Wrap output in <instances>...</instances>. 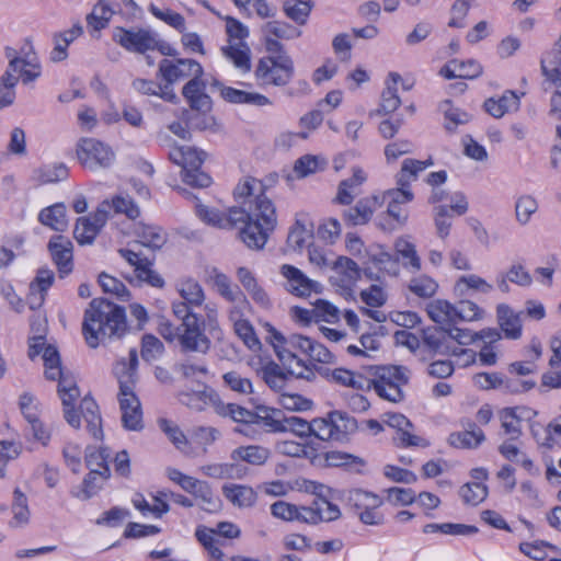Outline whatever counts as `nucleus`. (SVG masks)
I'll use <instances>...</instances> for the list:
<instances>
[{"mask_svg": "<svg viewBox=\"0 0 561 561\" xmlns=\"http://www.w3.org/2000/svg\"><path fill=\"white\" fill-rule=\"evenodd\" d=\"M236 201L244 198V226L239 231L240 240L251 250H261L268 234L277 224L276 209L272 201L263 194V184L254 178H245L233 190Z\"/></svg>", "mask_w": 561, "mask_h": 561, "instance_id": "nucleus-1", "label": "nucleus"}, {"mask_svg": "<svg viewBox=\"0 0 561 561\" xmlns=\"http://www.w3.org/2000/svg\"><path fill=\"white\" fill-rule=\"evenodd\" d=\"M263 328L267 333L265 340L273 346L276 356L286 369H288L290 376L308 381L314 379L316 371L321 376H329L330 370L328 368L318 367L316 364H307L296 354V352L299 351L308 355L313 341L312 339L301 334H289L286 336L268 322H265Z\"/></svg>", "mask_w": 561, "mask_h": 561, "instance_id": "nucleus-2", "label": "nucleus"}, {"mask_svg": "<svg viewBox=\"0 0 561 561\" xmlns=\"http://www.w3.org/2000/svg\"><path fill=\"white\" fill-rule=\"evenodd\" d=\"M284 432L305 438L313 435L323 442L345 443L357 431V421L346 412L331 411L308 422L299 416H284Z\"/></svg>", "mask_w": 561, "mask_h": 561, "instance_id": "nucleus-3", "label": "nucleus"}, {"mask_svg": "<svg viewBox=\"0 0 561 561\" xmlns=\"http://www.w3.org/2000/svg\"><path fill=\"white\" fill-rule=\"evenodd\" d=\"M126 330L125 309L106 299L94 298L84 311L82 334L92 348L105 337H121Z\"/></svg>", "mask_w": 561, "mask_h": 561, "instance_id": "nucleus-4", "label": "nucleus"}, {"mask_svg": "<svg viewBox=\"0 0 561 561\" xmlns=\"http://www.w3.org/2000/svg\"><path fill=\"white\" fill-rule=\"evenodd\" d=\"M317 496L310 505H295L285 501H277L271 505V514L285 522H301L310 525L329 523L340 518L339 506L330 502L322 494L314 492Z\"/></svg>", "mask_w": 561, "mask_h": 561, "instance_id": "nucleus-5", "label": "nucleus"}, {"mask_svg": "<svg viewBox=\"0 0 561 561\" xmlns=\"http://www.w3.org/2000/svg\"><path fill=\"white\" fill-rule=\"evenodd\" d=\"M161 145L168 148L169 159L182 167L181 176L184 183L194 187H208L211 184V178L201 170L206 153L203 150L188 146H178L174 140L168 136H160Z\"/></svg>", "mask_w": 561, "mask_h": 561, "instance_id": "nucleus-6", "label": "nucleus"}, {"mask_svg": "<svg viewBox=\"0 0 561 561\" xmlns=\"http://www.w3.org/2000/svg\"><path fill=\"white\" fill-rule=\"evenodd\" d=\"M173 314L181 320L180 345L185 351L206 354L210 348V340L204 331L203 317L187 310L184 305H172Z\"/></svg>", "mask_w": 561, "mask_h": 561, "instance_id": "nucleus-7", "label": "nucleus"}, {"mask_svg": "<svg viewBox=\"0 0 561 561\" xmlns=\"http://www.w3.org/2000/svg\"><path fill=\"white\" fill-rule=\"evenodd\" d=\"M294 75V61L287 54L262 57L254 70V76L261 87H285Z\"/></svg>", "mask_w": 561, "mask_h": 561, "instance_id": "nucleus-8", "label": "nucleus"}, {"mask_svg": "<svg viewBox=\"0 0 561 561\" xmlns=\"http://www.w3.org/2000/svg\"><path fill=\"white\" fill-rule=\"evenodd\" d=\"M409 370L403 366H382L377 368L368 387L371 386L381 399L398 403L404 399L402 387L409 382Z\"/></svg>", "mask_w": 561, "mask_h": 561, "instance_id": "nucleus-9", "label": "nucleus"}, {"mask_svg": "<svg viewBox=\"0 0 561 561\" xmlns=\"http://www.w3.org/2000/svg\"><path fill=\"white\" fill-rule=\"evenodd\" d=\"M77 156L80 163L91 170L108 168L115 158L108 146L94 138L81 139L78 144Z\"/></svg>", "mask_w": 561, "mask_h": 561, "instance_id": "nucleus-10", "label": "nucleus"}, {"mask_svg": "<svg viewBox=\"0 0 561 561\" xmlns=\"http://www.w3.org/2000/svg\"><path fill=\"white\" fill-rule=\"evenodd\" d=\"M113 41L128 51L145 54L154 50L156 33L148 28L117 26L113 31Z\"/></svg>", "mask_w": 561, "mask_h": 561, "instance_id": "nucleus-11", "label": "nucleus"}, {"mask_svg": "<svg viewBox=\"0 0 561 561\" xmlns=\"http://www.w3.org/2000/svg\"><path fill=\"white\" fill-rule=\"evenodd\" d=\"M348 501L357 510V516L363 524H383V515L377 511L383 503L379 495L364 490H354Z\"/></svg>", "mask_w": 561, "mask_h": 561, "instance_id": "nucleus-12", "label": "nucleus"}, {"mask_svg": "<svg viewBox=\"0 0 561 561\" xmlns=\"http://www.w3.org/2000/svg\"><path fill=\"white\" fill-rule=\"evenodd\" d=\"M204 73L202 65L194 59L180 58L175 60L162 59L157 76L168 84L193 77L199 78Z\"/></svg>", "mask_w": 561, "mask_h": 561, "instance_id": "nucleus-13", "label": "nucleus"}, {"mask_svg": "<svg viewBox=\"0 0 561 561\" xmlns=\"http://www.w3.org/2000/svg\"><path fill=\"white\" fill-rule=\"evenodd\" d=\"M240 206H233L228 209V213H222L219 209L210 208L204 205H198L196 208L197 216L207 225L219 229H232L239 221H242L244 215V198L237 201Z\"/></svg>", "mask_w": 561, "mask_h": 561, "instance_id": "nucleus-14", "label": "nucleus"}, {"mask_svg": "<svg viewBox=\"0 0 561 561\" xmlns=\"http://www.w3.org/2000/svg\"><path fill=\"white\" fill-rule=\"evenodd\" d=\"M58 394L64 407V416L69 425L75 428L80 426V415L75 409L76 401L80 397V390L72 375L61 370L58 376Z\"/></svg>", "mask_w": 561, "mask_h": 561, "instance_id": "nucleus-15", "label": "nucleus"}, {"mask_svg": "<svg viewBox=\"0 0 561 561\" xmlns=\"http://www.w3.org/2000/svg\"><path fill=\"white\" fill-rule=\"evenodd\" d=\"M47 248L57 267L59 277L68 276L73 270L72 242L65 236L56 234L50 238Z\"/></svg>", "mask_w": 561, "mask_h": 561, "instance_id": "nucleus-16", "label": "nucleus"}, {"mask_svg": "<svg viewBox=\"0 0 561 561\" xmlns=\"http://www.w3.org/2000/svg\"><path fill=\"white\" fill-rule=\"evenodd\" d=\"M451 335L448 329L442 327H430L423 330V342L433 352L443 355H460L472 353L465 348L451 345Z\"/></svg>", "mask_w": 561, "mask_h": 561, "instance_id": "nucleus-17", "label": "nucleus"}, {"mask_svg": "<svg viewBox=\"0 0 561 561\" xmlns=\"http://www.w3.org/2000/svg\"><path fill=\"white\" fill-rule=\"evenodd\" d=\"M523 311H515L506 304H500L496 307V321L499 332L507 340H519L523 335Z\"/></svg>", "mask_w": 561, "mask_h": 561, "instance_id": "nucleus-18", "label": "nucleus"}, {"mask_svg": "<svg viewBox=\"0 0 561 561\" xmlns=\"http://www.w3.org/2000/svg\"><path fill=\"white\" fill-rule=\"evenodd\" d=\"M280 274L287 280V290L296 296H309L311 293H320L322 288L320 283L308 278L299 268L293 265H282Z\"/></svg>", "mask_w": 561, "mask_h": 561, "instance_id": "nucleus-19", "label": "nucleus"}, {"mask_svg": "<svg viewBox=\"0 0 561 561\" xmlns=\"http://www.w3.org/2000/svg\"><path fill=\"white\" fill-rule=\"evenodd\" d=\"M137 366L138 354L135 348H131L129 351L128 360L123 358L118 360L114 366L113 373L117 378L119 385L118 394H123L124 392H134L137 376Z\"/></svg>", "mask_w": 561, "mask_h": 561, "instance_id": "nucleus-20", "label": "nucleus"}, {"mask_svg": "<svg viewBox=\"0 0 561 561\" xmlns=\"http://www.w3.org/2000/svg\"><path fill=\"white\" fill-rule=\"evenodd\" d=\"M205 89L206 84L202 77L192 78L182 89V94L190 107L203 114L210 112L213 106L211 99L205 92Z\"/></svg>", "mask_w": 561, "mask_h": 561, "instance_id": "nucleus-21", "label": "nucleus"}, {"mask_svg": "<svg viewBox=\"0 0 561 561\" xmlns=\"http://www.w3.org/2000/svg\"><path fill=\"white\" fill-rule=\"evenodd\" d=\"M118 401L122 410V422L124 427L129 431L141 430V404L135 392H124L123 394H118Z\"/></svg>", "mask_w": 561, "mask_h": 561, "instance_id": "nucleus-22", "label": "nucleus"}, {"mask_svg": "<svg viewBox=\"0 0 561 561\" xmlns=\"http://www.w3.org/2000/svg\"><path fill=\"white\" fill-rule=\"evenodd\" d=\"M481 342L478 358L482 366H494L497 363L499 343L502 340L501 332L495 328H485L477 332Z\"/></svg>", "mask_w": 561, "mask_h": 561, "instance_id": "nucleus-23", "label": "nucleus"}, {"mask_svg": "<svg viewBox=\"0 0 561 561\" xmlns=\"http://www.w3.org/2000/svg\"><path fill=\"white\" fill-rule=\"evenodd\" d=\"M383 422L388 426L397 430L394 440H398L400 446L410 447L421 445L422 438L411 434L410 431L413 427V424L405 415L401 413H385Z\"/></svg>", "mask_w": 561, "mask_h": 561, "instance_id": "nucleus-24", "label": "nucleus"}, {"mask_svg": "<svg viewBox=\"0 0 561 561\" xmlns=\"http://www.w3.org/2000/svg\"><path fill=\"white\" fill-rule=\"evenodd\" d=\"M513 90H506L500 98H489L484 101L483 107L494 118H501L506 113L517 112L520 107V96Z\"/></svg>", "mask_w": 561, "mask_h": 561, "instance_id": "nucleus-25", "label": "nucleus"}, {"mask_svg": "<svg viewBox=\"0 0 561 561\" xmlns=\"http://www.w3.org/2000/svg\"><path fill=\"white\" fill-rule=\"evenodd\" d=\"M214 85L220 88L221 98L229 103L249 104L257 107L272 105V101L264 94L225 87L218 81H215Z\"/></svg>", "mask_w": 561, "mask_h": 561, "instance_id": "nucleus-26", "label": "nucleus"}, {"mask_svg": "<svg viewBox=\"0 0 561 561\" xmlns=\"http://www.w3.org/2000/svg\"><path fill=\"white\" fill-rule=\"evenodd\" d=\"M379 199V195L359 199L354 207L343 213L344 220L352 226L367 224L371 219L375 210L380 207Z\"/></svg>", "mask_w": 561, "mask_h": 561, "instance_id": "nucleus-27", "label": "nucleus"}, {"mask_svg": "<svg viewBox=\"0 0 561 561\" xmlns=\"http://www.w3.org/2000/svg\"><path fill=\"white\" fill-rule=\"evenodd\" d=\"M222 494L233 506L239 508L252 507L257 501L254 489L245 484H225Z\"/></svg>", "mask_w": 561, "mask_h": 561, "instance_id": "nucleus-28", "label": "nucleus"}, {"mask_svg": "<svg viewBox=\"0 0 561 561\" xmlns=\"http://www.w3.org/2000/svg\"><path fill=\"white\" fill-rule=\"evenodd\" d=\"M484 439L483 431L476 423H469L465 431L451 433L448 437L451 446L466 449L477 448Z\"/></svg>", "mask_w": 561, "mask_h": 561, "instance_id": "nucleus-29", "label": "nucleus"}, {"mask_svg": "<svg viewBox=\"0 0 561 561\" xmlns=\"http://www.w3.org/2000/svg\"><path fill=\"white\" fill-rule=\"evenodd\" d=\"M81 414L87 422V430L95 439L103 438L102 419L98 403L89 397H84L80 403Z\"/></svg>", "mask_w": 561, "mask_h": 561, "instance_id": "nucleus-30", "label": "nucleus"}, {"mask_svg": "<svg viewBox=\"0 0 561 561\" xmlns=\"http://www.w3.org/2000/svg\"><path fill=\"white\" fill-rule=\"evenodd\" d=\"M38 221L55 231H65L68 227L65 204L56 203L51 206L43 208L38 214Z\"/></svg>", "mask_w": 561, "mask_h": 561, "instance_id": "nucleus-31", "label": "nucleus"}, {"mask_svg": "<svg viewBox=\"0 0 561 561\" xmlns=\"http://www.w3.org/2000/svg\"><path fill=\"white\" fill-rule=\"evenodd\" d=\"M270 456V449L259 445L240 446L230 454L232 461H244L252 466H263Z\"/></svg>", "mask_w": 561, "mask_h": 561, "instance_id": "nucleus-32", "label": "nucleus"}, {"mask_svg": "<svg viewBox=\"0 0 561 561\" xmlns=\"http://www.w3.org/2000/svg\"><path fill=\"white\" fill-rule=\"evenodd\" d=\"M222 55L241 72L251 70V50L247 43L238 42L221 48Z\"/></svg>", "mask_w": 561, "mask_h": 561, "instance_id": "nucleus-33", "label": "nucleus"}, {"mask_svg": "<svg viewBox=\"0 0 561 561\" xmlns=\"http://www.w3.org/2000/svg\"><path fill=\"white\" fill-rule=\"evenodd\" d=\"M394 250L398 259L400 257L402 260L404 268L412 273L421 271L422 262L416 248L405 237H400L394 241Z\"/></svg>", "mask_w": 561, "mask_h": 561, "instance_id": "nucleus-34", "label": "nucleus"}, {"mask_svg": "<svg viewBox=\"0 0 561 561\" xmlns=\"http://www.w3.org/2000/svg\"><path fill=\"white\" fill-rule=\"evenodd\" d=\"M179 294L183 301L172 305H184L187 310L193 311L194 307H199L205 300V294L201 284L194 279H187L180 284Z\"/></svg>", "mask_w": 561, "mask_h": 561, "instance_id": "nucleus-35", "label": "nucleus"}, {"mask_svg": "<svg viewBox=\"0 0 561 561\" xmlns=\"http://www.w3.org/2000/svg\"><path fill=\"white\" fill-rule=\"evenodd\" d=\"M253 425L268 433H284V415L280 410L259 408Z\"/></svg>", "mask_w": 561, "mask_h": 561, "instance_id": "nucleus-36", "label": "nucleus"}, {"mask_svg": "<svg viewBox=\"0 0 561 561\" xmlns=\"http://www.w3.org/2000/svg\"><path fill=\"white\" fill-rule=\"evenodd\" d=\"M369 262L378 268L379 272H386L389 275H398L399 273V260L381 245H377L368 253Z\"/></svg>", "mask_w": 561, "mask_h": 561, "instance_id": "nucleus-37", "label": "nucleus"}, {"mask_svg": "<svg viewBox=\"0 0 561 561\" xmlns=\"http://www.w3.org/2000/svg\"><path fill=\"white\" fill-rule=\"evenodd\" d=\"M138 240L135 244H140L152 250H158L167 242V236L158 226L142 225L137 231Z\"/></svg>", "mask_w": 561, "mask_h": 561, "instance_id": "nucleus-38", "label": "nucleus"}, {"mask_svg": "<svg viewBox=\"0 0 561 561\" xmlns=\"http://www.w3.org/2000/svg\"><path fill=\"white\" fill-rule=\"evenodd\" d=\"M389 79L392 81V83L390 84L389 81H387V87L381 94L380 108L378 110V113H383L386 115L393 113L401 105V99L398 95V90L396 87L397 83L401 80V77L399 73L390 72Z\"/></svg>", "mask_w": 561, "mask_h": 561, "instance_id": "nucleus-39", "label": "nucleus"}, {"mask_svg": "<svg viewBox=\"0 0 561 561\" xmlns=\"http://www.w3.org/2000/svg\"><path fill=\"white\" fill-rule=\"evenodd\" d=\"M312 224L307 222V220L304 219H296L295 225L288 233L287 244L294 251L301 250L312 238Z\"/></svg>", "mask_w": 561, "mask_h": 561, "instance_id": "nucleus-40", "label": "nucleus"}, {"mask_svg": "<svg viewBox=\"0 0 561 561\" xmlns=\"http://www.w3.org/2000/svg\"><path fill=\"white\" fill-rule=\"evenodd\" d=\"M335 273L342 276L341 286L350 287L355 284L362 275V270L357 263L350 257L340 256L333 265Z\"/></svg>", "mask_w": 561, "mask_h": 561, "instance_id": "nucleus-41", "label": "nucleus"}, {"mask_svg": "<svg viewBox=\"0 0 561 561\" xmlns=\"http://www.w3.org/2000/svg\"><path fill=\"white\" fill-rule=\"evenodd\" d=\"M68 178V168L65 163L45 164L34 171V180L39 185L57 183Z\"/></svg>", "mask_w": 561, "mask_h": 561, "instance_id": "nucleus-42", "label": "nucleus"}, {"mask_svg": "<svg viewBox=\"0 0 561 561\" xmlns=\"http://www.w3.org/2000/svg\"><path fill=\"white\" fill-rule=\"evenodd\" d=\"M202 510L208 513L219 511L221 506L220 499L214 493L210 484L206 481H201L192 493Z\"/></svg>", "mask_w": 561, "mask_h": 561, "instance_id": "nucleus-43", "label": "nucleus"}, {"mask_svg": "<svg viewBox=\"0 0 561 561\" xmlns=\"http://www.w3.org/2000/svg\"><path fill=\"white\" fill-rule=\"evenodd\" d=\"M114 9L111 7L107 0H99L93 7L92 12L87 15L88 26L95 31L105 28L111 21Z\"/></svg>", "mask_w": 561, "mask_h": 561, "instance_id": "nucleus-44", "label": "nucleus"}, {"mask_svg": "<svg viewBox=\"0 0 561 561\" xmlns=\"http://www.w3.org/2000/svg\"><path fill=\"white\" fill-rule=\"evenodd\" d=\"M110 474L108 467H104V470L90 469L89 474L83 480L81 493L78 496L88 500L95 495L101 490L103 482L110 478Z\"/></svg>", "mask_w": 561, "mask_h": 561, "instance_id": "nucleus-45", "label": "nucleus"}, {"mask_svg": "<svg viewBox=\"0 0 561 561\" xmlns=\"http://www.w3.org/2000/svg\"><path fill=\"white\" fill-rule=\"evenodd\" d=\"M561 57L553 51L546 53L540 60L542 76L554 87H561Z\"/></svg>", "mask_w": 561, "mask_h": 561, "instance_id": "nucleus-46", "label": "nucleus"}, {"mask_svg": "<svg viewBox=\"0 0 561 561\" xmlns=\"http://www.w3.org/2000/svg\"><path fill=\"white\" fill-rule=\"evenodd\" d=\"M261 374L265 383L275 391H280L285 388L287 376L290 375L288 370L285 373L283 368L274 362H270L263 366Z\"/></svg>", "mask_w": 561, "mask_h": 561, "instance_id": "nucleus-47", "label": "nucleus"}, {"mask_svg": "<svg viewBox=\"0 0 561 561\" xmlns=\"http://www.w3.org/2000/svg\"><path fill=\"white\" fill-rule=\"evenodd\" d=\"M501 427L507 438L518 440L522 435V419L516 414V409L505 408L500 412Z\"/></svg>", "mask_w": 561, "mask_h": 561, "instance_id": "nucleus-48", "label": "nucleus"}, {"mask_svg": "<svg viewBox=\"0 0 561 561\" xmlns=\"http://www.w3.org/2000/svg\"><path fill=\"white\" fill-rule=\"evenodd\" d=\"M428 317L436 323L455 322L454 305L447 300L436 299L431 301L426 308Z\"/></svg>", "mask_w": 561, "mask_h": 561, "instance_id": "nucleus-49", "label": "nucleus"}, {"mask_svg": "<svg viewBox=\"0 0 561 561\" xmlns=\"http://www.w3.org/2000/svg\"><path fill=\"white\" fill-rule=\"evenodd\" d=\"M408 288L420 298H431L437 293L438 284L427 275H419L410 279Z\"/></svg>", "mask_w": 561, "mask_h": 561, "instance_id": "nucleus-50", "label": "nucleus"}, {"mask_svg": "<svg viewBox=\"0 0 561 561\" xmlns=\"http://www.w3.org/2000/svg\"><path fill=\"white\" fill-rule=\"evenodd\" d=\"M312 2L310 0H287L284 2V11L290 20L299 25H304L311 12Z\"/></svg>", "mask_w": 561, "mask_h": 561, "instance_id": "nucleus-51", "label": "nucleus"}, {"mask_svg": "<svg viewBox=\"0 0 561 561\" xmlns=\"http://www.w3.org/2000/svg\"><path fill=\"white\" fill-rule=\"evenodd\" d=\"M13 517L10 522L12 527L24 526L30 520V510L27 505V497L19 489L14 490V497L12 503Z\"/></svg>", "mask_w": 561, "mask_h": 561, "instance_id": "nucleus-52", "label": "nucleus"}, {"mask_svg": "<svg viewBox=\"0 0 561 561\" xmlns=\"http://www.w3.org/2000/svg\"><path fill=\"white\" fill-rule=\"evenodd\" d=\"M538 210L537 201L530 195H522L515 202L516 221L525 226L530 221L531 216Z\"/></svg>", "mask_w": 561, "mask_h": 561, "instance_id": "nucleus-53", "label": "nucleus"}, {"mask_svg": "<svg viewBox=\"0 0 561 561\" xmlns=\"http://www.w3.org/2000/svg\"><path fill=\"white\" fill-rule=\"evenodd\" d=\"M516 440L505 439L499 446V453L508 461L517 462L525 469L533 467V461L515 444Z\"/></svg>", "mask_w": 561, "mask_h": 561, "instance_id": "nucleus-54", "label": "nucleus"}, {"mask_svg": "<svg viewBox=\"0 0 561 561\" xmlns=\"http://www.w3.org/2000/svg\"><path fill=\"white\" fill-rule=\"evenodd\" d=\"M99 232V229L93 226L92 219L85 216L78 218L73 229V237L80 244H91Z\"/></svg>", "mask_w": 561, "mask_h": 561, "instance_id": "nucleus-55", "label": "nucleus"}, {"mask_svg": "<svg viewBox=\"0 0 561 561\" xmlns=\"http://www.w3.org/2000/svg\"><path fill=\"white\" fill-rule=\"evenodd\" d=\"M459 495L466 504L478 505L488 496V486L481 482L466 483L460 488Z\"/></svg>", "mask_w": 561, "mask_h": 561, "instance_id": "nucleus-56", "label": "nucleus"}, {"mask_svg": "<svg viewBox=\"0 0 561 561\" xmlns=\"http://www.w3.org/2000/svg\"><path fill=\"white\" fill-rule=\"evenodd\" d=\"M45 366V377L49 380H57L61 375V363L57 348L53 345H47L43 354Z\"/></svg>", "mask_w": 561, "mask_h": 561, "instance_id": "nucleus-57", "label": "nucleus"}, {"mask_svg": "<svg viewBox=\"0 0 561 561\" xmlns=\"http://www.w3.org/2000/svg\"><path fill=\"white\" fill-rule=\"evenodd\" d=\"M426 169V162L415 159H405L398 174L399 186H410L411 179H415L420 172Z\"/></svg>", "mask_w": 561, "mask_h": 561, "instance_id": "nucleus-58", "label": "nucleus"}, {"mask_svg": "<svg viewBox=\"0 0 561 561\" xmlns=\"http://www.w3.org/2000/svg\"><path fill=\"white\" fill-rule=\"evenodd\" d=\"M222 379L224 383L234 392L240 394H251L253 392L251 380L236 370L226 373Z\"/></svg>", "mask_w": 561, "mask_h": 561, "instance_id": "nucleus-59", "label": "nucleus"}, {"mask_svg": "<svg viewBox=\"0 0 561 561\" xmlns=\"http://www.w3.org/2000/svg\"><path fill=\"white\" fill-rule=\"evenodd\" d=\"M380 206L387 202L389 205L401 206L408 204L413 201V193L410 190V186H400L398 188H392L383 192L379 195Z\"/></svg>", "mask_w": 561, "mask_h": 561, "instance_id": "nucleus-60", "label": "nucleus"}, {"mask_svg": "<svg viewBox=\"0 0 561 561\" xmlns=\"http://www.w3.org/2000/svg\"><path fill=\"white\" fill-rule=\"evenodd\" d=\"M263 32L265 35H272L280 39H291L300 35V31L296 27L279 21L267 22L263 27Z\"/></svg>", "mask_w": 561, "mask_h": 561, "instance_id": "nucleus-61", "label": "nucleus"}, {"mask_svg": "<svg viewBox=\"0 0 561 561\" xmlns=\"http://www.w3.org/2000/svg\"><path fill=\"white\" fill-rule=\"evenodd\" d=\"M99 283L104 293L113 294L121 300H127L129 298L126 286L119 279L106 273H101Z\"/></svg>", "mask_w": 561, "mask_h": 561, "instance_id": "nucleus-62", "label": "nucleus"}, {"mask_svg": "<svg viewBox=\"0 0 561 561\" xmlns=\"http://www.w3.org/2000/svg\"><path fill=\"white\" fill-rule=\"evenodd\" d=\"M325 461L329 466L333 467H363L365 461L354 455L343 453V451H328L325 454Z\"/></svg>", "mask_w": 561, "mask_h": 561, "instance_id": "nucleus-63", "label": "nucleus"}, {"mask_svg": "<svg viewBox=\"0 0 561 561\" xmlns=\"http://www.w3.org/2000/svg\"><path fill=\"white\" fill-rule=\"evenodd\" d=\"M215 285L219 294L228 301L234 302L244 299L240 288L237 285L232 286L230 279L225 274H217L215 276Z\"/></svg>", "mask_w": 561, "mask_h": 561, "instance_id": "nucleus-64", "label": "nucleus"}]
</instances>
